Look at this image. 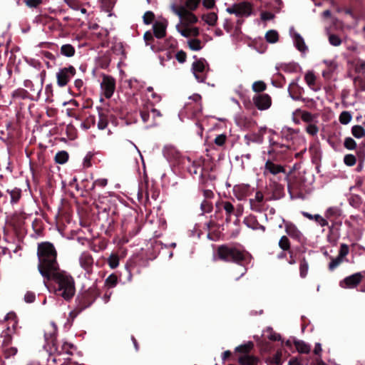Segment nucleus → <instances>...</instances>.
Wrapping results in <instances>:
<instances>
[{
  "label": "nucleus",
  "mask_w": 365,
  "mask_h": 365,
  "mask_svg": "<svg viewBox=\"0 0 365 365\" xmlns=\"http://www.w3.org/2000/svg\"><path fill=\"white\" fill-rule=\"evenodd\" d=\"M154 36V34L150 31H146L143 36L146 46H150V48L153 51H155L156 49L155 45H153L155 41Z\"/></svg>",
  "instance_id": "nucleus-39"
},
{
  "label": "nucleus",
  "mask_w": 365,
  "mask_h": 365,
  "mask_svg": "<svg viewBox=\"0 0 365 365\" xmlns=\"http://www.w3.org/2000/svg\"><path fill=\"white\" fill-rule=\"evenodd\" d=\"M168 21L164 19L162 21H156L153 25V34L157 38H163L166 35Z\"/></svg>",
  "instance_id": "nucleus-17"
},
{
  "label": "nucleus",
  "mask_w": 365,
  "mask_h": 365,
  "mask_svg": "<svg viewBox=\"0 0 365 365\" xmlns=\"http://www.w3.org/2000/svg\"><path fill=\"white\" fill-rule=\"evenodd\" d=\"M245 223L253 230H257V226L259 225L256 217L250 215L244 220Z\"/></svg>",
  "instance_id": "nucleus-51"
},
{
  "label": "nucleus",
  "mask_w": 365,
  "mask_h": 365,
  "mask_svg": "<svg viewBox=\"0 0 365 365\" xmlns=\"http://www.w3.org/2000/svg\"><path fill=\"white\" fill-rule=\"evenodd\" d=\"M150 112V109L148 105L144 106L143 108L140 110V115L144 123H149Z\"/></svg>",
  "instance_id": "nucleus-48"
},
{
  "label": "nucleus",
  "mask_w": 365,
  "mask_h": 365,
  "mask_svg": "<svg viewBox=\"0 0 365 365\" xmlns=\"http://www.w3.org/2000/svg\"><path fill=\"white\" fill-rule=\"evenodd\" d=\"M306 131L310 135L314 136L319 132V128L315 124L309 123L306 127Z\"/></svg>",
  "instance_id": "nucleus-64"
},
{
  "label": "nucleus",
  "mask_w": 365,
  "mask_h": 365,
  "mask_svg": "<svg viewBox=\"0 0 365 365\" xmlns=\"http://www.w3.org/2000/svg\"><path fill=\"white\" fill-rule=\"evenodd\" d=\"M288 91L294 100H299L303 92V88L297 84V81H292L288 88Z\"/></svg>",
  "instance_id": "nucleus-24"
},
{
  "label": "nucleus",
  "mask_w": 365,
  "mask_h": 365,
  "mask_svg": "<svg viewBox=\"0 0 365 365\" xmlns=\"http://www.w3.org/2000/svg\"><path fill=\"white\" fill-rule=\"evenodd\" d=\"M226 11L229 14H234L238 17H248L252 14V6L250 2L242 1L227 8Z\"/></svg>",
  "instance_id": "nucleus-7"
},
{
  "label": "nucleus",
  "mask_w": 365,
  "mask_h": 365,
  "mask_svg": "<svg viewBox=\"0 0 365 365\" xmlns=\"http://www.w3.org/2000/svg\"><path fill=\"white\" fill-rule=\"evenodd\" d=\"M60 53L66 57H73L76 53V49L70 43H66L61 46Z\"/></svg>",
  "instance_id": "nucleus-30"
},
{
  "label": "nucleus",
  "mask_w": 365,
  "mask_h": 365,
  "mask_svg": "<svg viewBox=\"0 0 365 365\" xmlns=\"http://www.w3.org/2000/svg\"><path fill=\"white\" fill-rule=\"evenodd\" d=\"M324 63L326 64V69L322 71V76L326 79L331 78L332 74L337 68V63L334 61L324 60Z\"/></svg>",
  "instance_id": "nucleus-27"
},
{
  "label": "nucleus",
  "mask_w": 365,
  "mask_h": 365,
  "mask_svg": "<svg viewBox=\"0 0 365 365\" xmlns=\"http://www.w3.org/2000/svg\"><path fill=\"white\" fill-rule=\"evenodd\" d=\"M227 140V135L225 134H220L216 136L214 140L215 145L220 147L224 146Z\"/></svg>",
  "instance_id": "nucleus-62"
},
{
  "label": "nucleus",
  "mask_w": 365,
  "mask_h": 365,
  "mask_svg": "<svg viewBox=\"0 0 365 365\" xmlns=\"http://www.w3.org/2000/svg\"><path fill=\"white\" fill-rule=\"evenodd\" d=\"M266 128H261L257 133H252L250 135H245V140L247 145H250V142L262 143L263 142V135L265 132Z\"/></svg>",
  "instance_id": "nucleus-22"
},
{
  "label": "nucleus",
  "mask_w": 365,
  "mask_h": 365,
  "mask_svg": "<svg viewBox=\"0 0 365 365\" xmlns=\"http://www.w3.org/2000/svg\"><path fill=\"white\" fill-rule=\"evenodd\" d=\"M76 73V69L71 65L60 68L56 75L57 85L61 88L66 86Z\"/></svg>",
  "instance_id": "nucleus-6"
},
{
  "label": "nucleus",
  "mask_w": 365,
  "mask_h": 365,
  "mask_svg": "<svg viewBox=\"0 0 365 365\" xmlns=\"http://www.w3.org/2000/svg\"><path fill=\"white\" fill-rule=\"evenodd\" d=\"M108 264L111 269L116 268L119 264V257L117 254H111L108 259Z\"/></svg>",
  "instance_id": "nucleus-52"
},
{
  "label": "nucleus",
  "mask_w": 365,
  "mask_h": 365,
  "mask_svg": "<svg viewBox=\"0 0 365 365\" xmlns=\"http://www.w3.org/2000/svg\"><path fill=\"white\" fill-rule=\"evenodd\" d=\"M96 123V118L94 115L88 117L81 124L82 127L87 130Z\"/></svg>",
  "instance_id": "nucleus-56"
},
{
  "label": "nucleus",
  "mask_w": 365,
  "mask_h": 365,
  "mask_svg": "<svg viewBox=\"0 0 365 365\" xmlns=\"http://www.w3.org/2000/svg\"><path fill=\"white\" fill-rule=\"evenodd\" d=\"M250 207L253 211L261 212L264 210V202L250 200Z\"/></svg>",
  "instance_id": "nucleus-55"
},
{
  "label": "nucleus",
  "mask_w": 365,
  "mask_h": 365,
  "mask_svg": "<svg viewBox=\"0 0 365 365\" xmlns=\"http://www.w3.org/2000/svg\"><path fill=\"white\" fill-rule=\"evenodd\" d=\"M351 134L356 138H361L365 136V129L361 125H354L351 128Z\"/></svg>",
  "instance_id": "nucleus-47"
},
{
  "label": "nucleus",
  "mask_w": 365,
  "mask_h": 365,
  "mask_svg": "<svg viewBox=\"0 0 365 365\" xmlns=\"http://www.w3.org/2000/svg\"><path fill=\"white\" fill-rule=\"evenodd\" d=\"M329 226V233L327 235V240L329 242L335 243L340 236V227L341 226V221H334L331 222Z\"/></svg>",
  "instance_id": "nucleus-15"
},
{
  "label": "nucleus",
  "mask_w": 365,
  "mask_h": 365,
  "mask_svg": "<svg viewBox=\"0 0 365 365\" xmlns=\"http://www.w3.org/2000/svg\"><path fill=\"white\" fill-rule=\"evenodd\" d=\"M265 39L269 43H274L279 40V34L275 30H269L265 34Z\"/></svg>",
  "instance_id": "nucleus-42"
},
{
  "label": "nucleus",
  "mask_w": 365,
  "mask_h": 365,
  "mask_svg": "<svg viewBox=\"0 0 365 365\" xmlns=\"http://www.w3.org/2000/svg\"><path fill=\"white\" fill-rule=\"evenodd\" d=\"M294 41L296 48L301 52H304L307 50V47L304 43L303 38L298 33L294 34Z\"/></svg>",
  "instance_id": "nucleus-31"
},
{
  "label": "nucleus",
  "mask_w": 365,
  "mask_h": 365,
  "mask_svg": "<svg viewBox=\"0 0 365 365\" xmlns=\"http://www.w3.org/2000/svg\"><path fill=\"white\" fill-rule=\"evenodd\" d=\"M143 19L145 24H150L155 19V14L153 11H148L144 14Z\"/></svg>",
  "instance_id": "nucleus-57"
},
{
  "label": "nucleus",
  "mask_w": 365,
  "mask_h": 365,
  "mask_svg": "<svg viewBox=\"0 0 365 365\" xmlns=\"http://www.w3.org/2000/svg\"><path fill=\"white\" fill-rule=\"evenodd\" d=\"M252 101L257 108L260 110H267L272 106V98L267 93L256 94L253 96Z\"/></svg>",
  "instance_id": "nucleus-12"
},
{
  "label": "nucleus",
  "mask_w": 365,
  "mask_h": 365,
  "mask_svg": "<svg viewBox=\"0 0 365 365\" xmlns=\"http://www.w3.org/2000/svg\"><path fill=\"white\" fill-rule=\"evenodd\" d=\"M215 257L217 260L237 264L244 267L249 264L253 259L248 251L232 244L219 245L216 250Z\"/></svg>",
  "instance_id": "nucleus-2"
},
{
  "label": "nucleus",
  "mask_w": 365,
  "mask_h": 365,
  "mask_svg": "<svg viewBox=\"0 0 365 365\" xmlns=\"http://www.w3.org/2000/svg\"><path fill=\"white\" fill-rule=\"evenodd\" d=\"M309 264L305 257L300 259L299 262V274L302 278H305L307 275Z\"/></svg>",
  "instance_id": "nucleus-38"
},
{
  "label": "nucleus",
  "mask_w": 365,
  "mask_h": 365,
  "mask_svg": "<svg viewBox=\"0 0 365 365\" xmlns=\"http://www.w3.org/2000/svg\"><path fill=\"white\" fill-rule=\"evenodd\" d=\"M4 349V356L6 359H9V357L14 356L17 353V349L16 347H3Z\"/></svg>",
  "instance_id": "nucleus-61"
},
{
  "label": "nucleus",
  "mask_w": 365,
  "mask_h": 365,
  "mask_svg": "<svg viewBox=\"0 0 365 365\" xmlns=\"http://www.w3.org/2000/svg\"><path fill=\"white\" fill-rule=\"evenodd\" d=\"M207 67H209V65L205 58L197 59L192 63V71L198 82L203 83L205 81L207 78ZM209 68H207V70Z\"/></svg>",
  "instance_id": "nucleus-5"
},
{
  "label": "nucleus",
  "mask_w": 365,
  "mask_h": 365,
  "mask_svg": "<svg viewBox=\"0 0 365 365\" xmlns=\"http://www.w3.org/2000/svg\"><path fill=\"white\" fill-rule=\"evenodd\" d=\"M37 255L40 274L48 281L53 280L58 284V294L66 301L71 300L76 292L75 282L71 275L60 270L53 245L48 242L39 243Z\"/></svg>",
  "instance_id": "nucleus-1"
},
{
  "label": "nucleus",
  "mask_w": 365,
  "mask_h": 365,
  "mask_svg": "<svg viewBox=\"0 0 365 365\" xmlns=\"http://www.w3.org/2000/svg\"><path fill=\"white\" fill-rule=\"evenodd\" d=\"M303 186L304 182L302 180L297 178L289 180L287 183L288 190L291 195L298 194Z\"/></svg>",
  "instance_id": "nucleus-18"
},
{
  "label": "nucleus",
  "mask_w": 365,
  "mask_h": 365,
  "mask_svg": "<svg viewBox=\"0 0 365 365\" xmlns=\"http://www.w3.org/2000/svg\"><path fill=\"white\" fill-rule=\"evenodd\" d=\"M295 347L301 354H308L310 351V346L302 341H295Z\"/></svg>",
  "instance_id": "nucleus-37"
},
{
  "label": "nucleus",
  "mask_w": 365,
  "mask_h": 365,
  "mask_svg": "<svg viewBox=\"0 0 365 365\" xmlns=\"http://www.w3.org/2000/svg\"><path fill=\"white\" fill-rule=\"evenodd\" d=\"M301 119L305 123H311L314 119V115L309 111L304 110L301 114Z\"/></svg>",
  "instance_id": "nucleus-58"
},
{
  "label": "nucleus",
  "mask_w": 365,
  "mask_h": 365,
  "mask_svg": "<svg viewBox=\"0 0 365 365\" xmlns=\"http://www.w3.org/2000/svg\"><path fill=\"white\" fill-rule=\"evenodd\" d=\"M112 51L116 55H124L125 51L122 43H115L111 47Z\"/></svg>",
  "instance_id": "nucleus-59"
},
{
  "label": "nucleus",
  "mask_w": 365,
  "mask_h": 365,
  "mask_svg": "<svg viewBox=\"0 0 365 365\" xmlns=\"http://www.w3.org/2000/svg\"><path fill=\"white\" fill-rule=\"evenodd\" d=\"M98 121L97 123L99 130H104L108 124L109 118L112 115L106 108L97 107Z\"/></svg>",
  "instance_id": "nucleus-14"
},
{
  "label": "nucleus",
  "mask_w": 365,
  "mask_h": 365,
  "mask_svg": "<svg viewBox=\"0 0 365 365\" xmlns=\"http://www.w3.org/2000/svg\"><path fill=\"white\" fill-rule=\"evenodd\" d=\"M252 91L258 94L267 89V84L262 81H255L252 86Z\"/></svg>",
  "instance_id": "nucleus-44"
},
{
  "label": "nucleus",
  "mask_w": 365,
  "mask_h": 365,
  "mask_svg": "<svg viewBox=\"0 0 365 365\" xmlns=\"http://www.w3.org/2000/svg\"><path fill=\"white\" fill-rule=\"evenodd\" d=\"M6 192L9 193L11 196V203L16 204L21 199V190L20 188L15 187L12 190L8 189Z\"/></svg>",
  "instance_id": "nucleus-33"
},
{
  "label": "nucleus",
  "mask_w": 365,
  "mask_h": 365,
  "mask_svg": "<svg viewBox=\"0 0 365 365\" xmlns=\"http://www.w3.org/2000/svg\"><path fill=\"white\" fill-rule=\"evenodd\" d=\"M279 247L283 250V251H291V244L289 238L284 235L282 236L279 241Z\"/></svg>",
  "instance_id": "nucleus-50"
},
{
  "label": "nucleus",
  "mask_w": 365,
  "mask_h": 365,
  "mask_svg": "<svg viewBox=\"0 0 365 365\" xmlns=\"http://www.w3.org/2000/svg\"><path fill=\"white\" fill-rule=\"evenodd\" d=\"M364 277V271L362 272H356L345 277L340 282L339 284L342 288L353 289L356 287Z\"/></svg>",
  "instance_id": "nucleus-11"
},
{
  "label": "nucleus",
  "mask_w": 365,
  "mask_h": 365,
  "mask_svg": "<svg viewBox=\"0 0 365 365\" xmlns=\"http://www.w3.org/2000/svg\"><path fill=\"white\" fill-rule=\"evenodd\" d=\"M285 232L290 237L300 240L302 233L293 223L289 222L285 223Z\"/></svg>",
  "instance_id": "nucleus-21"
},
{
  "label": "nucleus",
  "mask_w": 365,
  "mask_h": 365,
  "mask_svg": "<svg viewBox=\"0 0 365 365\" xmlns=\"http://www.w3.org/2000/svg\"><path fill=\"white\" fill-rule=\"evenodd\" d=\"M304 80L308 86L314 91H319L320 86L317 83V78L312 71H308L304 76Z\"/></svg>",
  "instance_id": "nucleus-25"
},
{
  "label": "nucleus",
  "mask_w": 365,
  "mask_h": 365,
  "mask_svg": "<svg viewBox=\"0 0 365 365\" xmlns=\"http://www.w3.org/2000/svg\"><path fill=\"white\" fill-rule=\"evenodd\" d=\"M118 284V277L115 274H110L105 280V286L110 288L115 287Z\"/></svg>",
  "instance_id": "nucleus-45"
},
{
  "label": "nucleus",
  "mask_w": 365,
  "mask_h": 365,
  "mask_svg": "<svg viewBox=\"0 0 365 365\" xmlns=\"http://www.w3.org/2000/svg\"><path fill=\"white\" fill-rule=\"evenodd\" d=\"M217 209L220 210L222 207L226 213V221L227 222H230V217L235 212V207L229 201H222L216 204Z\"/></svg>",
  "instance_id": "nucleus-23"
},
{
  "label": "nucleus",
  "mask_w": 365,
  "mask_h": 365,
  "mask_svg": "<svg viewBox=\"0 0 365 365\" xmlns=\"http://www.w3.org/2000/svg\"><path fill=\"white\" fill-rule=\"evenodd\" d=\"M356 154L358 155V165L356 168V171L360 173L363 170L365 162V143L359 144V148H357Z\"/></svg>",
  "instance_id": "nucleus-20"
},
{
  "label": "nucleus",
  "mask_w": 365,
  "mask_h": 365,
  "mask_svg": "<svg viewBox=\"0 0 365 365\" xmlns=\"http://www.w3.org/2000/svg\"><path fill=\"white\" fill-rule=\"evenodd\" d=\"M189 47L192 51H199L202 48L201 41L197 38L191 39L188 41Z\"/></svg>",
  "instance_id": "nucleus-54"
},
{
  "label": "nucleus",
  "mask_w": 365,
  "mask_h": 365,
  "mask_svg": "<svg viewBox=\"0 0 365 365\" xmlns=\"http://www.w3.org/2000/svg\"><path fill=\"white\" fill-rule=\"evenodd\" d=\"M254 348V344L252 341H249L247 344L238 346L236 347L235 351L237 352L242 353L243 354H249L251 350Z\"/></svg>",
  "instance_id": "nucleus-35"
},
{
  "label": "nucleus",
  "mask_w": 365,
  "mask_h": 365,
  "mask_svg": "<svg viewBox=\"0 0 365 365\" xmlns=\"http://www.w3.org/2000/svg\"><path fill=\"white\" fill-rule=\"evenodd\" d=\"M349 248L346 244H341L339 251L338 257L344 260L346 256L349 254Z\"/></svg>",
  "instance_id": "nucleus-63"
},
{
  "label": "nucleus",
  "mask_w": 365,
  "mask_h": 365,
  "mask_svg": "<svg viewBox=\"0 0 365 365\" xmlns=\"http://www.w3.org/2000/svg\"><path fill=\"white\" fill-rule=\"evenodd\" d=\"M259 361L258 357L250 354H243L238 359L240 365H258Z\"/></svg>",
  "instance_id": "nucleus-29"
},
{
  "label": "nucleus",
  "mask_w": 365,
  "mask_h": 365,
  "mask_svg": "<svg viewBox=\"0 0 365 365\" xmlns=\"http://www.w3.org/2000/svg\"><path fill=\"white\" fill-rule=\"evenodd\" d=\"M100 291L96 285H93L88 289L79 292L76 298V308L71 312L72 317H77L82 311L88 308L100 295Z\"/></svg>",
  "instance_id": "nucleus-3"
},
{
  "label": "nucleus",
  "mask_w": 365,
  "mask_h": 365,
  "mask_svg": "<svg viewBox=\"0 0 365 365\" xmlns=\"http://www.w3.org/2000/svg\"><path fill=\"white\" fill-rule=\"evenodd\" d=\"M342 211L338 207H330L325 212V217L331 222L338 221L337 219L341 215Z\"/></svg>",
  "instance_id": "nucleus-26"
},
{
  "label": "nucleus",
  "mask_w": 365,
  "mask_h": 365,
  "mask_svg": "<svg viewBox=\"0 0 365 365\" xmlns=\"http://www.w3.org/2000/svg\"><path fill=\"white\" fill-rule=\"evenodd\" d=\"M171 9L186 24H195L198 21L197 17L191 12L192 11L187 10L183 6L173 4L171 5Z\"/></svg>",
  "instance_id": "nucleus-8"
},
{
  "label": "nucleus",
  "mask_w": 365,
  "mask_h": 365,
  "mask_svg": "<svg viewBox=\"0 0 365 365\" xmlns=\"http://www.w3.org/2000/svg\"><path fill=\"white\" fill-rule=\"evenodd\" d=\"M54 159L56 163L63 164L68 160V153L64 150L59 151L56 154Z\"/></svg>",
  "instance_id": "nucleus-46"
},
{
  "label": "nucleus",
  "mask_w": 365,
  "mask_h": 365,
  "mask_svg": "<svg viewBox=\"0 0 365 365\" xmlns=\"http://www.w3.org/2000/svg\"><path fill=\"white\" fill-rule=\"evenodd\" d=\"M358 162V155L353 154H346L344 157V163L349 167L354 166Z\"/></svg>",
  "instance_id": "nucleus-41"
},
{
  "label": "nucleus",
  "mask_w": 365,
  "mask_h": 365,
  "mask_svg": "<svg viewBox=\"0 0 365 365\" xmlns=\"http://www.w3.org/2000/svg\"><path fill=\"white\" fill-rule=\"evenodd\" d=\"M352 119V115L349 111H342L339 117V120L340 123L343 125H347L349 123L351 122Z\"/></svg>",
  "instance_id": "nucleus-49"
},
{
  "label": "nucleus",
  "mask_w": 365,
  "mask_h": 365,
  "mask_svg": "<svg viewBox=\"0 0 365 365\" xmlns=\"http://www.w3.org/2000/svg\"><path fill=\"white\" fill-rule=\"evenodd\" d=\"M330 259V262L328 264V269L330 272H333L335 270L344 260L339 257H333L331 256H329Z\"/></svg>",
  "instance_id": "nucleus-34"
},
{
  "label": "nucleus",
  "mask_w": 365,
  "mask_h": 365,
  "mask_svg": "<svg viewBox=\"0 0 365 365\" xmlns=\"http://www.w3.org/2000/svg\"><path fill=\"white\" fill-rule=\"evenodd\" d=\"M281 133L282 138L285 139L287 141H289L292 140L293 135L297 134V131L293 128H286L282 129Z\"/></svg>",
  "instance_id": "nucleus-43"
},
{
  "label": "nucleus",
  "mask_w": 365,
  "mask_h": 365,
  "mask_svg": "<svg viewBox=\"0 0 365 365\" xmlns=\"http://www.w3.org/2000/svg\"><path fill=\"white\" fill-rule=\"evenodd\" d=\"M269 187L272 192L273 199L277 200L284 195V186L277 182L274 179H270Z\"/></svg>",
  "instance_id": "nucleus-19"
},
{
  "label": "nucleus",
  "mask_w": 365,
  "mask_h": 365,
  "mask_svg": "<svg viewBox=\"0 0 365 365\" xmlns=\"http://www.w3.org/2000/svg\"><path fill=\"white\" fill-rule=\"evenodd\" d=\"M274 160H273L271 157L267 160L264 165V175L270 173L274 177H276L278 175L282 174L284 179H287V175L284 168L281 165L274 163L273 161Z\"/></svg>",
  "instance_id": "nucleus-10"
},
{
  "label": "nucleus",
  "mask_w": 365,
  "mask_h": 365,
  "mask_svg": "<svg viewBox=\"0 0 365 365\" xmlns=\"http://www.w3.org/2000/svg\"><path fill=\"white\" fill-rule=\"evenodd\" d=\"M296 63L284 64L280 66V69L286 73H294L297 71Z\"/></svg>",
  "instance_id": "nucleus-60"
},
{
  "label": "nucleus",
  "mask_w": 365,
  "mask_h": 365,
  "mask_svg": "<svg viewBox=\"0 0 365 365\" xmlns=\"http://www.w3.org/2000/svg\"><path fill=\"white\" fill-rule=\"evenodd\" d=\"M269 145L267 154L273 160H278L279 158H281L282 155L285 154L287 151L290 148L289 145L278 143L274 140V139L272 138L269 139Z\"/></svg>",
  "instance_id": "nucleus-4"
},
{
  "label": "nucleus",
  "mask_w": 365,
  "mask_h": 365,
  "mask_svg": "<svg viewBox=\"0 0 365 365\" xmlns=\"http://www.w3.org/2000/svg\"><path fill=\"white\" fill-rule=\"evenodd\" d=\"M344 146L347 150H356V153L357 152V148H359V145H357L356 142L351 137H346L344 139Z\"/></svg>",
  "instance_id": "nucleus-40"
},
{
  "label": "nucleus",
  "mask_w": 365,
  "mask_h": 365,
  "mask_svg": "<svg viewBox=\"0 0 365 365\" xmlns=\"http://www.w3.org/2000/svg\"><path fill=\"white\" fill-rule=\"evenodd\" d=\"M349 203L356 209L365 210V203L359 195H351L349 198Z\"/></svg>",
  "instance_id": "nucleus-28"
},
{
  "label": "nucleus",
  "mask_w": 365,
  "mask_h": 365,
  "mask_svg": "<svg viewBox=\"0 0 365 365\" xmlns=\"http://www.w3.org/2000/svg\"><path fill=\"white\" fill-rule=\"evenodd\" d=\"M101 88L103 95L106 98H110L115 89V80L111 76L103 75V80L101 83Z\"/></svg>",
  "instance_id": "nucleus-9"
},
{
  "label": "nucleus",
  "mask_w": 365,
  "mask_h": 365,
  "mask_svg": "<svg viewBox=\"0 0 365 365\" xmlns=\"http://www.w3.org/2000/svg\"><path fill=\"white\" fill-rule=\"evenodd\" d=\"M202 19L210 26H215L217 20V15L214 12H210L207 14H204L202 16Z\"/></svg>",
  "instance_id": "nucleus-36"
},
{
  "label": "nucleus",
  "mask_w": 365,
  "mask_h": 365,
  "mask_svg": "<svg viewBox=\"0 0 365 365\" xmlns=\"http://www.w3.org/2000/svg\"><path fill=\"white\" fill-rule=\"evenodd\" d=\"M41 83L40 88L37 91V96L36 97H33L32 96H31L30 93L26 90H25L24 88H18L13 92V93H12L13 98H21V99H31L32 101H38V99L39 98L40 94H41V89H42V86L43 83V77L46 75V71H43L42 73H41Z\"/></svg>",
  "instance_id": "nucleus-13"
},
{
  "label": "nucleus",
  "mask_w": 365,
  "mask_h": 365,
  "mask_svg": "<svg viewBox=\"0 0 365 365\" xmlns=\"http://www.w3.org/2000/svg\"><path fill=\"white\" fill-rule=\"evenodd\" d=\"M201 0H180V6H183L188 11H195Z\"/></svg>",
  "instance_id": "nucleus-32"
},
{
  "label": "nucleus",
  "mask_w": 365,
  "mask_h": 365,
  "mask_svg": "<svg viewBox=\"0 0 365 365\" xmlns=\"http://www.w3.org/2000/svg\"><path fill=\"white\" fill-rule=\"evenodd\" d=\"M79 263L88 274L92 272L93 265V258L88 252H83L79 257Z\"/></svg>",
  "instance_id": "nucleus-16"
},
{
  "label": "nucleus",
  "mask_w": 365,
  "mask_h": 365,
  "mask_svg": "<svg viewBox=\"0 0 365 365\" xmlns=\"http://www.w3.org/2000/svg\"><path fill=\"white\" fill-rule=\"evenodd\" d=\"M275 76L276 80L272 81V84L276 87L282 88L286 81L284 76L280 73H276Z\"/></svg>",
  "instance_id": "nucleus-53"
}]
</instances>
